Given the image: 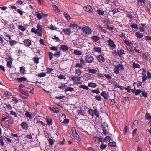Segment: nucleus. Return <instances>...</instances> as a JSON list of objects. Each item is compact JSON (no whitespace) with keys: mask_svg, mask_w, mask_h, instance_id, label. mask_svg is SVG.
I'll return each mask as SVG.
<instances>
[{"mask_svg":"<svg viewBox=\"0 0 151 151\" xmlns=\"http://www.w3.org/2000/svg\"><path fill=\"white\" fill-rule=\"evenodd\" d=\"M42 29V26L39 24H37V29H36V30L39 32H41Z\"/></svg>","mask_w":151,"mask_h":151,"instance_id":"nucleus-40","label":"nucleus"},{"mask_svg":"<svg viewBox=\"0 0 151 151\" xmlns=\"http://www.w3.org/2000/svg\"><path fill=\"white\" fill-rule=\"evenodd\" d=\"M58 88L60 89L64 90L65 88H67V86L65 83H63L61 84V86H59Z\"/></svg>","mask_w":151,"mask_h":151,"instance_id":"nucleus-31","label":"nucleus"},{"mask_svg":"<svg viewBox=\"0 0 151 151\" xmlns=\"http://www.w3.org/2000/svg\"><path fill=\"white\" fill-rule=\"evenodd\" d=\"M46 75V73H40L38 74V76L39 77H42L45 76Z\"/></svg>","mask_w":151,"mask_h":151,"instance_id":"nucleus-49","label":"nucleus"},{"mask_svg":"<svg viewBox=\"0 0 151 151\" xmlns=\"http://www.w3.org/2000/svg\"><path fill=\"white\" fill-rule=\"evenodd\" d=\"M83 33L85 36L88 35L89 34L91 33V29L88 27H83Z\"/></svg>","mask_w":151,"mask_h":151,"instance_id":"nucleus-5","label":"nucleus"},{"mask_svg":"<svg viewBox=\"0 0 151 151\" xmlns=\"http://www.w3.org/2000/svg\"><path fill=\"white\" fill-rule=\"evenodd\" d=\"M77 112L78 113L81 115H84L85 114V112L84 111V110L81 109H78L77 110Z\"/></svg>","mask_w":151,"mask_h":151,"instance_id":"nucleus-26","label":"nucleus"},{"mask_svg":"<svg viewBox=\"0 0 151 151\" xmlns=\"http://www.w3.org/2000/svg\"><path fill=\"white\" fill-rule=\"evenodd\" d=\"M18 27V28L22 31H24L26 29V28L22 25H19Z\"/></svg>","mask_w":151,"mask_h":151,"instance_id":"nucleus-38","label":"nucleus"},{"mask_svg":"<svg viewBox=\"0 0 151 151\" xmlns=\"http://www.w3.org/2000/svg\"><path fill=\"white\" fill-rule=\"evenodd\" d=\"M102 129H108V125L105 122L103 123L102 124Z\"/></svg>","mask_w":151,"mask_h":151,"instance_id":"nucleus-41","label":"nucleus"},{"mask_svg":"<svg viewBox=\"0 0 151 151\" xmlns=\"http://www.w3.org/2000/svg\"><path fill=\"white\" fill-rule=\"evenodd\" d=\"M21 125L22 128L24 129H27L28 128V125L26 122H23L21 124Z\"/></svg>","mask_w":151,"mask_h":151,"instance_id":"nucleus-17","label":"nucleus"},{"mask_svg":"<svg viewBox=\"0 0 151 151\" xmlns=\"http://www.w3.org/2000/svg\"><path fill=\"white\" fill-rule=\"evenodd\" d=\"M109 145L111 146L115 147L116 146V143L114 142H110L109 144Z\"/></svg>","mask_w":151,"mask_h":151,"instance_id":"nucleus-51","label":"nucleus"},{"mask_svg":"<svg viewBox=\"0 0 151 151\" xmlns=\"http://www.w3.org/2000/svg\"><path fill=\"white\" fill-rule=\"evenodd\" d=\"M108 42L109 43L110 46L113 49L116 48V46L114 41L111 39H109L108 40Z\"/></svg>","mask_w":151,"mask_h":151,"instance_id":"nucleus-9","label":"nucleus"},{"mask_svg":"<svg viewBox=\"0 0 151 151\" xmlns=\"http://www.w3.org/2000/svg\"><path fill=\"white\" fill-rule=\"evenodd\" d=\"M93 49L96 52L99 53H101V49L100 47H96L94 48Z\"/></svg>","mask_w":151,"mask_h":151,"instance_id":"nucleus-32","label":"nucleus"},{"mask_svg":"<svg viewBox=\"0 0 151 151\" xmlns=\"http://www.w3.org/2000/svg\"><path fill=\"white\" fill-rule=\"evenodd\" d=\"M96 12L99 15H103L104 13V11L100 9H97L96 10Z\"/></svg>","mask_w":151,"mask_h":151,"instance_id":"nucleus-37","label":"nucleus"},{"mask_svg":"<svg viewBox=\"0 0 151 151\" xmlns=\"http://www.w3.org/2000/svg\"><path fill=\"white\" fill-rule=\"evenodd\" d=\"M15 80L17 82L19 83L24 82L27 80V79L25 77H22L16 78Z\"/></svg>","mask_w":151,"mask_h":151,"instance_id":"nucleus-11","label":"nucleus"},{"mask_svg":"<svg viewBox=\"0 0 151 151\" xmlns=\"http://www.w3.org/2000/svg\"><path fill=\"white\" fill-rule=\"evenodd\" d=\"M62 32L65 34L68 35H70L71 33V31L69 28L64 29L62 30Z\"/></svg>","mask_w":151,"mask_h":151,"instance_id":"nucleus-10","label":"nucleus"},{"mask_svg":"<svg viewBox=\"0 0 151 151\" xmlns=\"http://www.w3.org/2000/svg\"><path fill=\"white\" fill-rule=\"evenodd\" d=\"M49 29L52 30H56L57 29V27L53 25H51L48 27Z\"/></svg>","mask_w":151,"mask_h":151,"instance_id":"nucleus-53","label":"nucleus"},{"mask_svg":"<svg viewBox=\"0 0 151 151\" xmlns=\"http://www.w3.org/2000/svg\"><path fill=\"white\" fill-rule=\"evenodd\" d=\"M24 45L27 47H29L31 45V41L29 39H25L23 41Z\"/></svg>","mask_w":151,"mask_h":151,"instance_id":"nucleus-13","label":"nucleus"},{"mask_svg":"<svg viewBox=\"0 0 151 151\" xmlns=\"http://www.w3.org/2000/svg\"><path fill=\"white\" fill-rule=\"evenodd\" d=\"M96 58L98 61L100 63L104 62L105 61L104 58L101 55L97 56L96 57Z\"/></svg>","mask_w":151,"mask_h":151,"instance_id":"nucleus-8","label":"nucleus"},{"mask_svg":"<svg viewBox=\"0 0 151 151\" xmlns=\"http://www.w3.org/2000/svg\"><path fill=\"white\" fill-rule=\"evenodd\" d=\"M112 12H113V14L114 15L115 13L119 12V11L117 9H113Z\"/></svg>","mask_w":151,"mask_h":151,"instance_id":"nucleus-61","label":"nucleus"},{"mask_svg":"<svg viewBox=\"0 0 151 151\" xmlns=\"http://www.w3.org/2000/svg\"><path fill=\"white\" fill-rule=\"evenodd\" d=\"M140 47L137 46L134 47V51L136 52L141 53L142 51L140 50Z\"/></svg>","mask_w":151,"mask_h":151,"instance_id":"nucleus-23","label":"nucleus"},{"mask_svg":"<svg viewBox=\"0 0 151 151\" xmlns=\"http://www.w3.org/2000/svg\"><path fill=\"white\" fill-rule=\"evenodd\" d=\"M58 78L60 79H65L66 78L65 76L62 75H60L58 77Z\"/></svg>","mask_w":151,"mask_h":151,"instance_id":"nucleus-60","label":"nucleus"},{"mask_svg":"<svg viewBox=\"0 0 151 151\" xmlns=\"http://www.w3.org/2000/svg\"><path fill=\"white\" fill-rule=\"evenodd\" d=\"M101 95L105 99H108V95L105 92L103 91L101 94Z\"/></svg>","mask_w":151,"mask_h":151,"instance_id":"nucleus-27","label":"nucleus"},{"mask_svg":"<svg viewBox=\"0 0 151 151\" xmlns=\"http://www.w3.org/2000/svg\"><path fill=\"white\" fill-rule=\"evenodd\" d=\"M10 60V61H8L7 63V66L9 68H11L12 67V61L11 60L12 59L11 58H9Z\"/></svg>","mask_w":151,"mask_h":151,"instance_id":"nucleus-34","label":"nucleus"},{"mask_svg":"<svg viewBox=\"0 0 151 151\" xmlns=\"http://www.w3.org/2000/svg\"><path fill=\"white\" fill-rule=\"evenodd\" d=\"M135 36L137 38L140 39L143 37V35L142 33L136 32H135Z\"/></svg>","mask_w":151,"mask_h":151,"instance_id":"nucleus-22","label":"nucleus"},{"mask_svg":"<svg viewBox=\"0 0 151 151\" xmlns=\"http://www.w3.org/2000/svg\"><path fill=\"white\" fill-rule=\"evenodd\" d=\"M59 49L60 50L66 52L68 51L69 47L67 45H60L59 47Z\"/></svg>","mask_w":151,"mask_h":151,"instance_id":"nucleus-6","label":"nucleus"},{"mask_svg":"<svg viewBox=\"0 0 151 151\" xmlns=\"http://www.w3.org/2000/svg\"><path fill=\"white\" fill-rule=\"evenodd\" d=\"M133 67L134 69L136 68H139L140 67V65L137 63L136 64L134 62L133 63Z\"/></svg>","mask_w":151,"mask_h":151,"instance_id":"nucleus-39","label":"nucleus"},{"mask_svg":"<svg viewBox=\"0 0 151 151\" xmlns=\"http://www.w3.org/2000/svg\"><path fill=\"white\" fill-rule=\"evenodd\" d=\"M75 73L77 75L80 76L82 73V72L81 70L79 69H77L75 70Z\"/></svg>","mask_w":151,"mask_h":151,"instance_id":"nucleus-28","label":"nucleus"},{"mask_svg":"<svg viewBox=\"0 0 151 151\" xmlns=\"http://www.w3.org/2000/svg\"><path fill=\"white\" fill-rule=\"evenodd\" d=\"M17 42L14 40H11L9 41V44L11 46H14L17 43Z\"/></svg>","mask_w":151,"mask_h":151,"instance_id":"nucleus-46","label":"nucleus"},{"mask_svg":"<svg viewBox=\"0 0 151 151\" xmlns=\"http://www.w3.org/2000/svg\"><path fill=\"white\" fill-rule=\"evenodd\" d=\"M46 120L48 124L49 125H50V124L52 123V120L51 119L49 118H47Z\"/></svg>","mask_w":151,"mask_h":151,"instance_id":"nucleus-58","label":"nucleus"},{"mask_svg":"<svg viewBox=\"0 0 151 151\" xmlns=\"http://www.w3.org/2000/svg\"><path fill=\"white\" fill-rule=\"evenodd\" d=\"M131 27L132 28L137 29L138 28V25L137 24L133 23L131 25Z\"/></svg>","mask_w":151,"mask_h":151,"instance_id":"nucleus-47","label":"nucleus"},{"mask_svg":"<svg viewBox=\"0 0 151 151\" xmlns=\"http://www.w3.org/2000/svg\"><path fill=\"white\" fill-rule=\"evenodd\" d=\"M145 118L147 120H150L151 119V115H150L149 113L147 112L145 116Z\"/></svg>","mask_w":151,"mask_h":151,"instance_id":"nucleus-43","label":"nucleus"},{"mask_svg":"<svg viewBox=\"0 0 151 151\" xmlns=\"http://www.w3.org/2000/svg\"><path fill=\"white\" fill-rule=\"evenodd\" d=\"M70 27H72L74 29H76L77 27V25L76 23L73 22L70 24Z\"/></svg>","mask_w":151,"mask_h":151,"instance_id":"nucleus-25","label":"nucleus"},{"mask_svg":"<svg viewBox=\"0 0 151 151\" xmlns=\"http://www.w3.org/2000/svg\"><path fill=\"white\" fill-rule=\"evenodd\" d=\"M117 54L120 57H121L124 54H125L124 50L122 49H120V50L118 51Z\"/></svg>","mask_w":151,"mask_h":151,"instance_id":"nucleus-18","label":"nucleus"},{"mask_svg":"<svg viewBox=\"0 0 151 151\" xmlns=\"http://www.w3.org/2000/svg\"><path fill=\"white\" fill-rule=\"evenodd\" d=\"M59 120L64 124H67L69 122V120L66 118V116L64 114H61L59 116Z\"/></svg>","mask_w":151,"mask_h":151,"instance_id":"nucleus-1","label":"nucleus"},{"mask_svg":"<svg viewBox=\"0 0 151 151\" xmlns=\"http://www.w3.org/2000/svg\"><path fill=\"white\" fill-rule=\"evenodd\" d=\"M137 1L138 3L141 5H143V4L145 3V0H137Z\"/></svg>","mask_w":151,"mask_h":151,"instance_id":"nucleus-54","label":"nucleus"},{"mask_svg":"<svg viewBox=\"0 0 151 151\" xmlns=\"http://www.w3.org/2000/svg\"><path fill=\"white\" fill-rule=\"evenodd\" d=\"M79 88H83L84 89H86V90H88L89 89V88L87 86H86L85 85H81L79 86Z\"/></svg>","mask_w":151,"mask_h":151,"instance_id":"nucleus-45","label":"nucleus"},{"mask_svg":"<svg viewBox=\"0 0 151 151\" xmlns=\"http://www.w3.org/2000/svg\"><path fill=\"white\" fill-rule=\"evenodd\" d=\"M106 147V144H101L100 148L101 149H105Z\"/></svg>","mask_w":151,"mask_h":151,"instance_id":"nucleus-55","label":"nucleus"},{"mask_svg":"<svg viewBox=\"0 0 151 151\" xmlns=\"http://www.w3.org/2000/svg\"><path fill=\"white\" fill-rule=\"evenodd\" d=\"M143 71L142 72V81H145L147 79V77L146 76V71L144 69H142Z\"/></svg>","mask_w":151,"mask_h":151,"instance_id":"nucleus-7","label":"nucleus"},{"mask_svg":"<svg viewBox=\"0 0 151 151\" xmlns=\"http://www.w3.org/2000/svg\"><path fill=\"white\" fill-rule=\"evenodd\" d=\"M74 53L75 54L78 55H80L82 54L81 52L79 51L78 50H75L74 52Z\"/></svg>","mask_w":151,"mask_h":151,"instance_id":"nucleus-35","label":"nucleus"},{"mask_svg":"<svg viewBox=\"0 0 151 151\" xmlns=\"http://www.w3.org/2000/svg\"><path fill=\"white\" fill-rule=\"evenodd\" d=\"M31 32H32L36 34L37 35L40 36H42V33L41 32L37 31V30H36V29L34 28H33L31 29Z\"/></svg>","mask_w":151,"mask_h":151,"instance_id":"nucleus-14","label":"nucleus"},{"mask_svg":"<svg viewBox=\"0 0 151 151\" xmlns=\"http://www.w3.org/2000/svg\"><path fill=\"white\" fill-rule=\"evenodd\" d=\"M64 15L66 19L68 20H70L71 19V18L70 16L68 14L65 12H64Z\"/></svg>","mask_w":151,"mask_h":151,"instance_id":"nucleus-44","label":"nucleus"},{"mask_svg":"<svg viewBox=\"0 0 151 151\" xmlns=\"http://www.w3.org/2000/svg\"><path fill=\"white\" fill-rule=\"evenodd\" d=\"M20 72L25 73V70L24 68H23L22 67H20Z\"/></svg>","mask_w":151,"mask_h":151,"instance_id":"nucleus-59","label":"nucleus"},{"mask_svg":"<svg viewBox=\"0 0 151 151\" xmlns=\"http://www.w3.org/2000/svg\"><path fill=\"white\" fill-rule=\"evenodd\" d=\"M133 47V46L132 45H132L128 46L127 47L128 51L131 52L132 53H134V50Z\"/></svg>","mask_w":151,"mask_h":151,"instance_id":"nucleus-24","label":"nucleus"},{"mask_svg":"<svg viewBox=\"0 0 151 151\" xmlns=\"http://www.w3.org/2000/svg\"><path fill=\"white\" fill-rule=\"evenodd\" d=\"M67 89L65 90V92H67L68 91H69L70 92H72V91H74V89L73 88H72L71 87H68L66 88Z\"/></svg>","mask_w":151,"mask_h":151,"instance_id":"nucleus-48","label":"nucleus"},{"mask_svg":"<svg viewBox=\"0 0 151 151\" xmlns=\"http://www.w3.org/2000/svg\"><path fill=\"white\" fill-rule=\"evenodd\" d=\"M92 40L93 42H96L100 39V38L96 36H94L91 37Z\"/></svg>","mask_w":151,"mask_h":151,"instance_id":"nucleus-29","label":"nucleus"},{"mask_svg":"<svg viewBox=\"0 0 151 151\" xmlns=\"http://www.w3.org/2000/svg\"><path fill=\"white\" fill-rule=\"evenodd\" d=\"M72 131L73 137H75L76 140L79 141H80L81 140V139L80 138L79 136L77 133L76 131V128L75 127H73L72 128Z\"/></svg>","mask_w":151,"mask_h":151,"instance_id":"nucleus-3","label":"nucleus"},{"mask_svg":"<svg viewBox=\"0 0 151 151\" xmlns=\"http://www.w3.org/2000/svg\"><path fill=\"white\" fill-rule=\"evenodd\" d=\"M97 86L96 83H89L88 86L92 88H95Z\"/></svg>","mask_w":151,"mask_h":151,"instance_id":"nucleus-33","label":"nucleus"},{"mask_svg":"<svg viewBox=\"0 0 151 151\" xmlns=\"http://www.w3.org/2000/svg\"><path fill=\"white\" fill-rule=\"evenodd\" d=\"M94 59V57L90 55H87L85 58V61L88 63H92Z\"/></svg>","mask_w":151,"mask_h":151,"instance_id":"nucleus-4","label":"nucleus"},{"mask_svg":"<svg viewBox=\"0 0 151 151\" xmlns=\"http://www.w3.org/2000/svg\"><path fill=\"white\" fill-rule=\"evenodd\" d=\"M141 92V91L139 89L136 90L135 91V93L136 95H137L139 94Z\"/></svg>","mask_w":151,"mask_h":151,"instance_id":"nucleus-63","label":"nucleus"},{"mask_svg":"<svg viewBox=\"0 0 151 151\" xmlns=\"http://www.w3.org/2000/svg\"><path fill=\"white\" fill-rule=\"evenodd\" d=\"M114 67V71L116 74H118L119 73L120 71L119 68H120L121 70L124 69L123 65L120 64H118L117 65H115Z\"/></svg>","mask_w":151,"mask_h":151,"instance_id":"nucleus-2","label":"nucleus"},{"mask_svg":"<svg viewBox=\"0 0 151 151\" xmlns=\"http://www.w3.org/2000/svg\"><path fill=\"white\" fill-rule=\"evenodd\" d=\"M25 115L26 116V117L30 118L32 117L31 114L29 113V112L28 111H26L25 112Z\"/></svg>","mask_w":151,"mask_h":151,"instance_id":"nucleus-52","label":"nucleus"},{"mask_svg":"<svg viewBox=\"0 0 151 151\" xmlns=\"http://www.w3.org/2000/svg\"><path fill=\"white\" fill-rule=\"evenodd\" d=\"M34 61L36 64H37L39 63V58L37 57H35L34 58Z\"/></svg>","mask_w":151,"mask_h":151,"instance_id":"nucleus-56","label":"nucleus"},{"mask_svg":"<svg viewBox=\"0 0 151 151\" xmlns=\"http://www.w3.org/2000/svg\"><path fill=\"white\" fill-rule=\"evenodd\" d=\"M108 129H102L103 130V133L105 135H106L107 134H108V133H109V132L107 131Z\"/></svg>","mask_w":151,"mask_h":151,"instance_id":"nucleus-62","label":"nucleus"},{"mask_svg":"<svg viewBox=\"0 0 151 151\" xmlns=\"http://www.w3.org/2000/svg\"><path fill=\"white\" fill-rule=\"evenodd\" d=\"M97 70L94 69H92V68H89L87 71L89 73H91L92 74H95L97 72Z\"/></svg>","mask_w":151,"mask_h":151,"instance_id":"nucleus-20","label":"nucleus"},{"mask_svg":"<svg viewBox=\"0 0 151 151\" xmlns=\"http://www.w3.org/2000/svg\"><path fill=\"white\" fill-rule=\"evenodd\" d=\"M49 109L55 113H58L60 111V110L58 108L55 107H53L52 108H51L50 107Z\"/></svg>","mask_w":151,"mask_h":151,"instance_id":"nucleus-15","label":"nucleus"},{"mask_svg":"<svg viewBox=\"0 0 151 151\" xmlns=\"http://www.w3.org/2000/svg\"><path fill=\"white\" fill-rule=\"evenodd\" d=\"M88 112L89 114L91 115L92 116H94L95 115L94 111L92 109H89Z\"/></svg>","mask_w":151,"mask_h":151,"instance_id":"nucleus-50","label":"nucleus"},{"mask_svg":"<svg viewBox=\"0 0 151 151\" xmlns=\"http://www.w3.org/2000/svg\"><path fill=\"white\" fill-rule=\"evenodd\" d=\"M84 9L85 11L89 13H92L93 12V10L90 5H87L84 7Z\"/></svg>","mask_w":151,"mask_h":151,"instance_id":"nucleus-12","label":"nucleus"},{"mask_svg":"<svg viewBox=\"0 0 151 151\" xmlns=\"http://www.w3.org/2000/svg\"><path fill=\"white\" fill-rule=\"evenodd\" d=\"M81 77L79 76H74L71 78V79L74 81H81Z\"/></svg>","mask_w":151,"mask_h":151,"instance_id":"nucleus-21","label":"nucleus"},{"mask_svg":"<svg viewBox=\"0 0 151 151\" xmlns=\"http://www.w3.org/2000/svg\"><path fill=\"white\" fill-rule=\"evenodd\" d=\"M19 91L22 94L26 95V96L28 95V93L27 92L25 91V90L20 89L19 90Z\"/></svg>","mask_w":151,"mask_h":151,"instance_id":"nucleus-42","label":"nucleus"},{"mask_svg":"<svg viewBox=\"0 0 151 151\" xmlns=\"http://www.w3.org/2000/svg\"><path fill=\"white\" fill-rule=\"evenodd\" d=\"M127 16L129 19H131L133 18L134 16L130 14H127Z\"/></svg>","mask_w":151,"mask_h":151,"instance_id":"nucleus-57","label":"nucleus"},{"mask_svg":"<svg viewBox=\"0 0 151 151\" xmlns=\"http://www.w3.org/2000/svg\"><path fill=\"white\" fill-rule=\"evenodd\" d=\"M35 14L36 16L38 18V19L40 20L42 18V14L38 12H36L35 13Z\"/></svg>","mask_w":151,"mask_h":151,"instance_id":"nucleus-19","label":"nucleus"},{"mask_svg":"<svg viewBox=\"0 0 151 151\" xmlns=\"http://www.w3.org/2000/svg\"><path fill=\"white\" fill-rule=\"evenodd\" d=\"M60 51H57L55 52V53L53 54V56L55 57H59L60 56Z\"/></svg>","mask_w":151,"mask_h":151,"instance_id":"nucleus-36","label":"nucleus"},{"mask_svg":"<svg viewBox=\"0 0 151 151\" xmlns=\"http://www.w3.org/2000/svg\"><path fill=\"white\" fill-rule=\"evenodd\" d=\"M124 42L127 45V46L132 45H133V43L131 41L127 39L125 40Z\"/></svg>","mask_w":151,"mask_h":151,"instance_id":"nucleus-16","label":"nucleus"},{"mask_svg":"<svg viewBox=\"0 0 151 151\" xmlns=\"http://www.w3.org/2000/svg\"><path fill=\"white\" fill-rule=\"evenodd\" d=\"M52 7L54 10L56 12L58 13H60L59 9L56 5H52Z\"/></svg>","mask_w":151,"mask_h":151,"instance_id":"nucleus-30","label":"nucleus"},{"mask_svg":"<svg viewBox=\"0 0 151 151\" xmlns=\"http://www.w3.org/2000/svg\"><path fill=\"white\" fill-rule=\"evenodd\" d=\"M106 78L108 79H111L112 78L111 76L109 74H106L104 75Z\"/></svg>","mask_w":151,"mask_h":151,"instance_id":"nucleus-64","label":"nucleus"}]
</instances>
